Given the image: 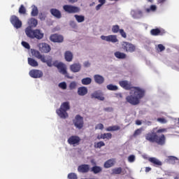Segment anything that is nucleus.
<instances>
[{
  "label": "nucleus",
  "mask_w": 179,
  "mask_h": 179,
  "mask_svg": "<svg viewBox=\"0 0 179 179\" xmlns=\"http://www.w3.org/2000/svg\"><path fill=\"white\" fill-rule=\"evenodd\" d=\"M29 75L34 79H40V78H43V75H44V73L41 70L32 69L29 71Z\"/></svg>",
  "instance_id": "obj_10"
},
{
  "label": "nucleus",
  "mask_w": 179,
  "mask_h": 179,
  "mask_svg": "<svg viewBox=\"0 0 179 179\" xmlns=\"http://www.w3.org/2000/svg\"><path fill=\"white\" fill-rule=\"evenodd\" d=\"M157 6L156 5H151L150 8L145 9L147 13H150V12H156Z\"/></svg>",
  "instance_id": "obj_40"
},
{
  "label": "nucleus",
  "mask_w": 179,
  "mask_h": 179,
  "mask_svg": "<svg viewBox=\"0 0 179 179\" xmlns=\"http://www.w3.org/2000/svg\"><path fill=\"white\" fill-rule=\"evenodd\" d=\"M158 122H160L161 124H166L167 122V120L164 118L159 117L157 119Z\"/></svg>",
  "instance_id": "obj_57"
},
{
  "label": "nucleus",
  "mask_w": 179,
  "mask_h": 179,
  "mask_svg": "<svg viewBox=\"0 0 179 179\" xmlns=\"http://www.w3.org/2000/svg\"><path fill=\"white\" fill-rule=\"evenodd\" d=\"M80 137H79L78 136H71L68 138L67 142L69 145L75 147L80 145Z\"/></svg>",
  "instance_id": "obj_7"
},
{
  "label": "nucleus",
  "mask_w": 179,
  "mask_h": 179,
  "mask_svg": "<svg viewBox=\"0 0 179 179\" xmlns=\"http://www.w3.org/2000/svg\"><path fill=\"white\" fill-rule=\"evenodd\" d=\"M85 68H89L90 66V62L89 61H86L83 63Z\"/></svg>",
  "instance_id": "obj_58"
},
{
  "label": "nucleus",
  "mask_w": 179,
  "mask_h": 179,
  "mask_svg": "<svg viewBox=\"0 0 179 179\" xmlns=\"http://www.w3.org/2000/svg\"><path fill=\"white\" fill-rule=\"evenodd\" d=\"M120 30H121L120 29V25H113L112 27L113 33L117 34V33L120 32Z\"/></svg>",
  "instance_id": "obj_45"
},
{
  "label": "nucleus",
  "mask_w": 179,
  "mask_h": 179,
  "mask_svg": "<svg viewBox=\"0 0 179 179\" xmlns=\"http://www.w3.org/2000/svg\"><path fill=\"white\" fill-rule=\"evenodd\" d=\"M33 55L38 59H40L43 64H46L49 68L52 67V57L50 56L45 57L44 55L40 54L38 50H34L32 52Z\"/></svg>",
  "instance_id": "obj_4"
},
{
  "label": "nucleus",
  "mask_w": 179,
  "mask_h": 179,
  "mask_svg": "<svg viewBox=\"0 0 179 179\" xmlns=\"http://www.w3.org/2000/svg\"><path fill=\"white\" fill-rule=\"evenodd\" d=\"M56 113L59 118H62V120H65L69 117L68 112L66 110H64V109H61V108L56 110Z\"/></svg>",
  "instance_id": "obj_19"
},
{
  "label": "nucleus",
  "mask_w": 179,
  "mask_h": 179,
  "mask_svg": "<svg viewBox=\"0 0 179 179\" xmlns=\"http://www.w3.org/2000/svg\"><path fill=\"white\" fill-rule=\"evenodd\" d=\"M39 50L41 52H43L44 54H48L50 51H51V46L45 43H41L38 45Z\"/></svg>",
  "instance_id": "obj_11"
},
{
  "label": "nucleus",
  "mask_w": 179,
  "mask_h": 179,
  "mask_svg": "<svg viewBox=\"0 0 179 179\" xmlns=\"http://www.w3.org/2000/svg\"><path fill=\"white\" fill-rule=\"evenodd\" d=\"M37 24H38V21L37 20V19L34 17H31L28 20L29 27H30V29H31L32 27H37Z\"/></svg>",
  "instance_id": "obj_22"
},
{
  "label": "nucleus",
  "mask_w": 179,
  "mask_h": 179,
  "mask_svg": "<svg viewBox=\"0 0 179 179\" xmlns=\"http://www.w3.org/2000/svg\"><path fill=\"white\" fill-rule=\"evenodd\" d=\"M90 171V165L89 164H84L78 166V173H82L83 174L89 173Z\"/></svg>",
  "instance_id": "obj_18"
},
{
  "label": "nucleus",
  "mask_w": 179,
  "mask_h": 179,
  "mask_svg": "<svg viewBox=\"0 0 179 179\" xmlns=\"http://www.w3.org/2000/svg\"><path fill=\"white\" fill-rule=\"evenodd\" d=\"M76 86H78V83H76L75 81H73L69 84V87L70 90H74V89H76Z\"/></svg>",
  "instance_id": "obj_46"
},
{
  "label": "nucleus",
  "mask_w": 179,
  "mask_h": 179,
  "mask_svg": "<svg viewBox=\"0 0 179 179\" xmlns=\"http://www.w3.org/2000/svg\"><path fill=\"white\" fill-rule=\"evenodd\" d=\"M102 136L103 137V139H111L113 138V134L111 133H104L102 134Z\"/></svg>",
  "instance_id": "obj_48"
},
{
  "label": "nucleus",
  "mask_w": 179,
  "mask_h": 179,
  "mask_svg": "<svg viewBox=\"0 0 179 179\" xmlns=\"http://www.w3.org/2000/svg\"><path fill=\"white\" fill-rule=\"evenodd\" d=\"M31 16H32V17H36V16H38V8L33 4L31 6Z\"/></svg>",
  "instance_id": "obj_28"
},
{
  "label": "nucleus",
  "mask_w": 179,
  "mask_h": 179,
  "mask_svg": "<svg viewBox=\"0 0 179 179\" xmlns=\"http://www.w3.org/2000/svg\"><path fill=\"white\" fill-rule=\"evenodd\" d=\"M120 127L117 125H115V126H110L108 128L106 129V131H107V132H111L113 131H120Z\"/></svg>",
  "instance_id": "obj_36"
},
{
  "label": "nucleus",
  "mask_w": 179,
  "mask_h": 179,
  "mask_svg": "<svg viewBox=\"0 0 179 179\" xmlns=\"http://www.w3.org/2000/svg\"><path fill=\"white\" fill-rule=\"evenodd\" d=\"M94 80L98 85H103L104 83V77L101 75L96 74L94 76Z\"/></svg>",
  "instance_id": "obj_24"
},
{
  "label": "nucleus",
  "mask_w": 179,
  "mask_h": 179,
  "mask_svg": "<svg viewBox=\"0 0 179 179\" xmlns=\"http://www.w3.org/2000/svg\"><path fill=\"white\" fill-rule=\"evenodd\" d=\"M114 55L115 58H117V59H125V58H127V54L121 52L120 51L115 52L114 53Z\"/></svg>",
  "instance_id": "obj_30"
},
{
  "label": "nucleus",
  "mask_w": 179,
  "mask_h": 179,
  "mask_svg": "<svg viewBox=\"0 0 179 179\" xmlns=\"http://www.w3.org/2000/svg\"><path fill=\"white\" fill-rule=\"evenodd\" d=\"M154 143H157L160 146L166 145V136L164 134H161L159 136L157 134V137L155 138V141Z\"/></svg>",
  "instance_id": "obj_15"
},
{
  "label": "nucleus",
  "mask_w": 179,
  "mask_h": 179,
  "mask_svg": "<svg viewBox=\"0 0 179 179\" xmlns=\"http://www.w3.org/2000/svg\"><path fill=\"white\" fill-rule=\"evenodd\" d=\"M80 69H82V65L80 63H75L70 66V70L74 73L80 72Z\"/></svg>",
  "instance_id": "obj_20"
},
{
  "label": "nucleus",
  "mask_w": 179,
  "mask_h": 179,
  "mask_svg": "<svg viewBox=\"0 0 179 179\" xmlns=\"http://www.w3.org/2000/svg\"><path fill=\"white\" fill-rule=\"evenodd\" d=\"M26 36L31 39L36 38V40H41L44 37V33L40 29H33L30 27L25 29Z\"/></svg>",
  "instance_id": "obj_2"
},
{
  "label": "nucleus",
  "mask_w": 179,
  "mask_h": 179,
  "mask_svg": "<svg viewBox=\"0 0 179 179\" xmlns=\"http://www.w3.org/2000/svg\"><path fill=\"white\" fill-rule=\"evenodd\" d=\"M157 134H162L163 132H166V129H159L157 131Z\"/></svg>",
  "instance_id": "obj_59"
},
{
  "label": "nucleus",
  "mask_w": 179,
  "mask_h": 179,
  "mask_svg": "<svg viewBox=\"0 0 179 179\" xmlns=\"http://www.w3.org/2000/svg\"><path fill=\"white\" fill-rule=\"evenodd\" d=\"M122 173V168H115L112 170V174H121Z\"/></svg>",
  "instance_id": "obj_42"
},
{
  "label": "nucleus",
  "mask_w": 179,
  "mask_h": 179,
  "mask_svg": "<svg viewBox=\"0 0 179 179\" xmlns=\"http://www.w3.org/2000/svg\"><path fill=\"white\" fill-rule=\"evenodd\" d=\"M68 179H78V175L75 173H70L67 176Z\"/></svg>",
  "instance_id": "obj_47"
},
{
  "label": "nucleus",
  "mask_w": 179,
  "mask_h": 179,
  "mask_svg": "<svg viewBox=\"0 0 179 179\" xmlns=\"http://www.w3.org/2000/svg\"><path fill=\"white\" fill-rule=\"evenodd\" d=\"M45 17H46L45 14H44L43 13H39V19H40V20L44 21V20H45Z\"/></svg>",
  "instance_id": "obj_54"
},
{
  "label": "nucleus",
  "mask_w": 179,
  "mask_h": 179,
  "mask_svg": "<svg viewBox=\"0 0 179 179\" xmlns=\"http://www.w3.org/2000/svg\"><path fill=\"white\" fill-rule=\"evenodd\" d=\"M69 3H76L78 0H67Z\"/></svg>",
  "instance_id": "obj_64"
},
{
  "label": "nucleus",
  "mask_w": 179,
  "mask_h": 179,
  "mask_svg": "<svg viewBox=\"0 0 179 179\" xmlns=\"http://www.w3.org/2000/svg\"><path fill=\"white\" fill-rule=\"evenodd\" d=\"M63 10L66 13H79L80 12V8L76 6L72 5H64L63 6Z\"/></svg>",
  "instance_id": "obj_6"
},
{
  "label": "nucleus",
  "mask_w": 179,
  "mask_h": 179,
  "mask_svg": "<svg viewBox=\"0 0 179 179\" xmlns=\"http://www.w3.org/2000/svg\"><path fill=\"white\" fill-rule=\"evenodd\" d=\"M120 34L123 37V38H127V33H125V31L124 29H120L119 31Z\"/></svg>",
  "instance_id": "obj_53"
},
{
  "label": "nucleus",
  "mask_w": 179,
  "mask_h": 179,
  "mask_svg": "<svg viewBox=\"0 0 179 179\" xmlns=\"http://www.w3.org/2000/svg\"><path fill=\"white\" fill-rule=\"evenodd\" d=\"M143 129H138L134 133V136H138V135H141L142 134Z\"/></svg>",
  "instance_id": "obj_51"
},
{
  "label": "nucleus",
  "mask_w": 179,
  "mask_h": 179,
  "mask_svg": "<svg viewBox=\"0 0 179 179\" xmlns=\"http://www.w3.org/2000/svg\"><path fill=\"white\" fill-rule=\"evenodd\" d=\"M122 47L126 52H134L135 50H136L134 44L129 42H122Z\"/></svg>",
  "instance_id": "obj_8"
},
{
  "label": "nucleus",
  "mask_w": 179,
  "mask_h": 179,
  "mask_svg": "<svg viewBox=\"0 0 179 179\" xmlns=\"http://www.w3.org/2000/svg\"><path fill=\"white\" fill-rule=\"evenodd\" d=\"M98 1L99 2V4L103 6L104 3H106V0H98Z\"/></svg>",
  "instance_id": "obj_61"
},
{
  "label": "nucleus",
  "mask_w": 179,
  "mask_h": 179,
  "mask_svg": "<svg viewBox=\"0 0 179 179\" xmlns=\"http://www.w3.org/2000/svg\"><path fill=\"white\" fill-rule=\"evenodd\" d=\"M58 86L60 89H62V90H66V87H67L66 83L62 82L59 83Z\"/></svg>",
  "instance_id": "obj_49"
},
{
  "label": "nucleus",
  "mask_w": 179,
  "mask_h": 179,
  "mask_svg": "<svg viewBox=\"0 0 179 179\" xmlns=\"http://www.w3.org/2000/svg\"><path fill=\"white\" fill-rule=\"evenodd\" d=\"M148 162H150V163H152V164H155V166H163L162 161H159V159L156 157L148 158Z\"/></svg>",
  "instance_id": "obj_26"
},
{
  "label": "nucleus",
  "mask_w": 179,
  "mask_h": 179,
  "mask_svg": "<svg viewBox=\"0 0 179 179\" xmlns=\"http://www.w3.org/2000/svg\"><path fill=\"white\" fill-rule=\"evenodd\" d=\"M101 40L104 41H108V43H118V38L115 35H109V36H101Z\"/></svg>",
  "instance_id": "obj_12"
},
{
  "label": "nucleus",
  "mask_w": 179,
  "mask_h": 179,
  "mask_svg": "<svg viewBox=\"0 0 179 179\" xmlns=\"http://www.w3.org/2000/svg\"><path fill=\"white\" fill-rule=\"evenodd\" d=\"M50 40L52 41V43H62V41H64V36L55 34L50 36Z\"/></svg>",
  "instance_id": "obj_16"
},
{
  "label": "nucleus",
  "mask_w": 179,
  "mask_h": 179,
  "mask_svg": "<svg viewBox=\"0 0 179 179\" xmlns=\"http://www.w3.org/2000/svg\"><path fill=\"white\" fill-rule=\"evenodd\" d=\"M10 21L11 24H13L15 29H20V27H22V21L19 20L17 16L12 15L10 18Z\"/></svg>",
  "instance_id": "obj_9"
},
{
  "label": "nucleus",
  "mask_w": 179,
  "mask_h": 179,
  "mask_svg": "<svg viewBox=\"0 0 179 179\" xmlns=\"http://www.w3.org/2000/svg\"><path fill=\"white\" fill-rule=\"evenodd\" d=\"M127 160L129 163H134L135 160H136V157L134 155H131L128 157Z\"/></svg>",
  "instance_id": "obj_44"
},
{
  "label": "nucleus",
  "mask_w": 179,
  "mask_h": 179,
  "mask_svg": "<svg viewBox=\"0 0 179 179\" xmlns=\"http://www.w3.org/2000/svg\"><path fill=\"white\" fill-rule=\"evenodd\" d=\"M71 109V106H69V102H63L60 106V110H64V111H68Z\"/></svg>",
  "instance_id": "obj_35"
},
{
  "label": "nucleus",
  "mask_w": 179,
  "mask_h": 179,
  "mask_svg": "<svg viewBox=\"0 0 179 179\" xmlns=\"http://www.w3.org/2000/svg\"><path fill=\"white\" fill-rule=\"evenodd\" d=\"M74 17L78 23H83L85 22V17L83 15H75Z\"/></svg>",
  "instance_id": "obj_38"
},
{
  "label": "nucleus",
  "mask_w": 179,
  "mask_h": 179,
  "mask_svg": "<svg viewBox=\"0 0 179 179\" xmlns=\"http://www.w3.org/2000/svg\"><path fill=\"white\" fill-rule=\"evenodd\" d=\"M143 96H145V91L143 89L133 87V90L130 92V95L126 97V101L131 106H138Z\"/></svg>",
  "instance_id": "obj_1"
},
{
  "label": "nucleus",
  "mask_w": 179,
  "mask_h": 179,
  "mask_svg": "<svg viewBox=\"0 0 179 179\" xmlns=\"http://www.w3.org/2000/svg\"><path fill=\"white\" fill-rule=\"evenodd\" d=\"M91 99H96L97 100H100L101 101H103L104 96L101 94L99 91H95L91 94Z\"/></svg>",
  "instance_id": "obj_21"
},
{
  "label": "nucleus",
  "mask_w": 179,
  "mask_h": 179,
  "mask_svg": "<svg viewBox=\"0 0 179 179\" xmlns=\"http://www.w3.org/2000/svg\"><path fill=\"white\" fill-rule=\"evenodd\" d=\"M103 146H106V143H104L103 141L94 143V147L95 148V149H100L103 148Z\"/></svg>",
  "instance_id": "obj_41"
},
{
  "label": "nucleus",
  "mask_w": 179,
  "mask_h": 179,
  "mask_svg": "<svg viewBox=\"0 0 179 179\" xmlns=\"http://www.w3.org/2000/svg\"><path fill=\"white\" fill-rule=\"evenodd\" d=\"M21 44L27 50H30V44H29V43H27L26 41H22Z\"/></svg>",
  "instance_id": "obj_52"
},
{
  "label": "nucleus",
  "mask_w": 179,
  "mask_h": 179,
  "mask_svg": "<svg viewBox=\"0 0 179 179\" xmlns=\"http://www.w3.org/2000/svg\"><path fill=\"white\" fill-rule=\"evenodd\" d=\"M178 159L175 156H169L167 159H165L166 163L169 164H176V162H177Z\"/></svg>",
  "instance_id": "obj_27"
},
{
  "label": "nucleus",
  "mask_w": 179,
  "mask_h": 179,
  "mask_svg": "<svg viewBox=\"0 0 179 179\" xmlns=\"http://www.w3.org/2000/svg\"><path fill=\"white\" fill-rule=\"evenodd\" d=\"M81 83H82V85H90V83H92V78H90L89 77L83 78L81 80Z\"/></svg>",
  "instance_id": "obj_37"
},
{
  "label": "nucleus",
  "mask_w": 179,
  "mask_h": 179,
  "mask_svg": "<svg viewBox=\"0 0 179 179\" xmlns=\"http://www.w3.org/2000/svg\"><path fill=\"white\" fill-rule=\"evenodd\" d=\"M103 6V5L102 4H98L96 6V8H95V9H96V10H100V9H101V8Z\"/></svg>",
  "instance_id": "obj_60"
},
{
  "label": "nucleus",
  "mask_w": 179,
  "mask_h": 179,
  "mask_svg": "<svg viewBox=\"0 0 179 179\" xmlns=\"http://www.w3.org/2000/svg\"><path fill=\"white\" fill-rule=\"evenodd\" d=\"M119 85L120 86H121V87H122L125 90H131V89L134 90V87H132V85H131V83L128 82V80L120 81Z\"/></svg>",
  "instance_id": "obj_17"
},
{
  "label": "nucleus",
  "mask_w": 179,
  "mask_h": 179,
  "mask_svg": "<svg viewBox=\"0 0 179 179\" xmlns=\"http://www.w3.org/2000/svg\"><path fill=\"white\" fill-rule=\"evenodd\" d=\"M19 13H20L21 15H24V13H26V8H24V6H20L19 8Z\"/></svg>",
  "instance_id": "obj_50"
},
{
  "label": "nucleus",
  "mask_w": 179,
  "mask_h": 179,
  "mask_svg": "<svg viewBox=\"0 0 179 179\" xmlns=\"http://www.w3.org/2000/svg\"><path fill=\"white\" fill-rule=\"evenodd\" d=\"M73 124L77 129H82V128H83V125H85L83 117L80 116V115H76L75 118L73 120Z\"/></svg>",
  "instance_id": "obj_5"
},
{
  "label": "nucleus",
  "mask_w": 179,
  "mask_h": 179,
  "mask_svg": "<svg viewBox=\"0 0 179 179\" xmlns=\"http://www.w3.org/2000/svg\"><path fill=\"white\" fill-rule=\"evenodd\" d=\"M50 13L56 17L57 19H61L62 17V15L61 14V11L59 10L56 9V8H52L50 9Z\"/></svg>",
  "instance_id": "obj_23"
},
{
  "label": "nucleus",
  "mask_w": 179,
  "mask_h": 179,
  "mask_svg": "<svg viewBox=\"0 0 179 179\" xmlns=\"http://www.w3.org/2000/svg\"><path fill=\"white\" fill-rule=\"evenodd\" d=\"M95 129H104V125L101 123H99L95 127Z\"/></svg>",
  "instance_id": "obj_55"
},
{
  "label": "nucleus",
  "mask_w": 179,
  "mask_h": 179,
  "mask_svg": "<svg viewBox=\"0 0 179 179\" xmlns=\"http://www.w3.org/2000/svg\"><path fill=\"white\" fill-rule=\"evenodd\" d=\"M149 171H152V168L150 167H145V173H149Z\"/></svg>",
  "instance_id": "obj_62"
},
{
  "label": "nucleus",
  "mask_w": 179,
  "mask_h": 179,
  "mask_svg": "<svg viewBox=\"0 0 179 179\" xmlns=\"http://www.w3.org/2000/svg\"><path fill=\"white\" fill-rule=\"evenodd\" d=\"M157 136V134L155 132V130H152L145 135V139L146 141H148V142H151V143H155Z\"/></svg>",
  "instance_id": "obj_14"
},
{
  "label": "nucleus",
  "mask_w": 179,
  "mask_h": 179,
  "mask_svg": "<svg viewBox=\"0 0 179 179\" xmlns=\"http://www.w3.org/2000/svg\"><path fill=\"white\" fill-rule=\"evenodd\" d=\"M130 15L133 19H141L143 17V13L139 8L131 10Z\"/></svg>",
  "instance_id": "obj_13"
},
{
  "label": "nucleus",
  "mask_w": 179,
  "mask_h": 179,
  "mask_svg": "<svg viewBox=\"0 0 179 179\" xmlns=\"http://www.w3.org/2000/svg\"><path fill=\"white\" fill-rule=\"evenodd\" d=\"M114 159H110L107 160L104 164H103V167L105 169H110V167H113V166H114Z\"/></svg>",
  "instance_id": "obj_33"
},
{
  "label": "nucleus",
  "mask_w": 179,
  "mask_h": 179,
  "mask_svg": "<svg viewBox=\"0 0 179 179\" xmlns=\"http://www.w3.org/2000/svg\"><path fill=\"white\" fill-rule=\"evenodd\" d=\"M64 58L67 62H71L72 59H73V54L69 50L66 51L64 53Z\"/></svg>",
  "instance_id": "obj_29"
},
{
  "label": "nucleus",
  "mask_w": 179,
  "mask_h": 179,
  "mask_svg": "<svg viewBox=\"0 0 179 179\" xmlns=\"http://www.w3.org/2000/svg\"><path fill=\"white\" fill-rule=\"evenodd\" d=\"M28 64L30 65V66H33V68H36L38 66V62H37L36 59L31 57H28Z\"/></svg>",
  "instance_id": "obj_34"
},
{
  "label": "nucleus",
  "mask_w": 179,
  "mask_h": 179,
  "mask_svg": "<svg viewBox=\"0 0 179 179\" xmlns=\"http://www.w3.org/2000/svg\"><path fill=\"white\" fill-rule=\"evenodd\" d=\"M91 171L94 174H99V173H101V171H103V168L95 165L91 168Z\"/></svg>",
  "instance_id": "obj_31"
},
{
  "label": "nucleus",
  "mask_w": 179,
  "mask_h": 179,
  "mask_svg": "<svg viewBox=\"0 0 179 179\" xmlns=\"http://www.w3.org/2000/svg\"><path fill=\"white\" fill-rule=\"evenodd\" d=\"M87 87H80L78 88V91L77 93L78 94V96H86V94H87Z\"/></svg>",
  "instance_id": "obj_25"
},
{
  "label": "nucleus",
  "mask_w": 179,
  "mask_h": 179,
  "mask_svg": "<svg viewBox=\"0 0 179 179\" xmlns=\"http://www.w3.org/2000/svg\"><path fill=\"white\" fill-rule=\"evenodd\" d=\"M104 110L111 112V111H113V108H104Z\"/></svg>",
  "instance_id": "obj_63"
},
{
  "label": "nucleus",
  "mask_w": 179,
  "mask_h": 179,
  "mask_svg": "<svg viewBox=\"0 0 179 179\" xmlns=\"http://www.w3.org/2000/svg\"><path fill=\"white\" fill-rule=\"evenodd\" d=\"M106 88L108 90H110L112 92H116V90H118V86L114 85L113 84H109L106 86Z\"/></svg>",
  "instance_id": "obj_39"
},
{
  "label": "nucleus",
  "mask_w": 179,
  "mask_h": 179,
  "mask_svg": "<svg viewBox=\"0 0 179 179\" xmlns=\"http://www.w3.org/2000/svg\"><path fill=\"white\" fill-rule=\"evenodd\" d=\"M52 66H55L62 75H64L68 79H73V77L69 76L68 71H66V65L62 62H58L56 60L52 63Z\"/></svg>",
  "instance_id": "obj_3"
},
{
  "label": "nucleus",
  "mask_w": 179,
  "mask_h": 179,
  "mask_svg": "<svg viewBox=\"0 0 179 179\" xmlns=\"http://www.w3.org/2000/svg\"><path fill=\"white\" fill-rule=\"evenodd\" d=\"M151 36H163V32L159 28L152 29L150 30Z\"/></svg>",
  "instance_id": "obj_32"
},
{
  "label": "nucleus",
  "mask_w": 179,
  "mask_h": 179,
  "mask_svg": "<svg viewBox=\"0 0 179 179\" xmlns=\"http://www.w3.org/2000/svg\"><path fill=\"white\" fill-rule=\"evenodd\" d=\"M69 26L71 29H74L75 30L78 29V24H76V22L73 20L69 21Z\"/></svg>",
  "instance_id": "obj_43"
},
{
  "label": "nucleus",
  "mask_w": 179,
  "mask_h": 179,
  "mask_svg": "<svg viewBox=\"0 0 179 179\" xmlns=\"http://www.w3.org/2000/svg\"><path fill=\"white\" fill-rule=\"evenodd\" d=\"M157 48L159 50L160 52H162V51H164V50H166V47H164V45H163L162 44H159L157 45Z\"/></svg>",
  "instance_id": "obj_56"
}]
</instances>
